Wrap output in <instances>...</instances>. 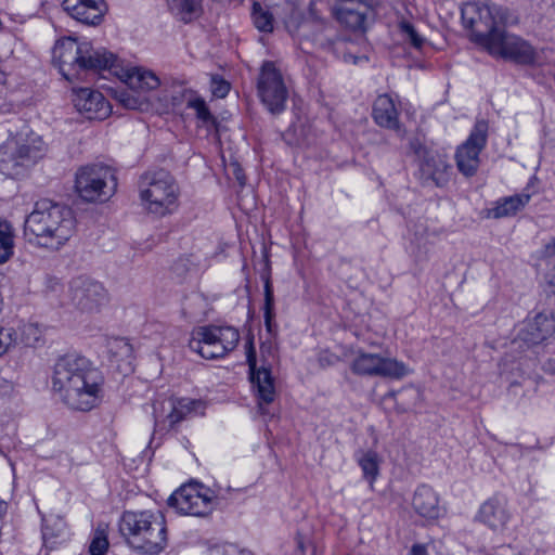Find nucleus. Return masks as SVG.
Here are the masks:
<instances>
[{"label": "nucleus", "instance_id": "obj_1", "mask_svg": "<svg viewBox=\"0 0 555 555\" xmlns=\"http://www.w3.org/2000/svg\"><path fill=\"white\" fill-rule=\"evenodd\" d=\"M52 59L60 73L68 81L82 79L88 73L109 70L119 75L131 90L151 91L160 86L155 73L140 68H121L117 56L104 48H93L89 42H78L75 38L66 37L56 41L52 50Z\"/></svg>", "mask_w": 555, "mask_h": 555}, {"label": "nucleus", "instance_id": "obj_2", "mask_svg": "<svg viewBox=\"0 0 555 555\" xmlns=\"http://www.w3.org/2000/svg\"><path fill=\"white\" fill-rule=\"evenodd\" d=\"M103 382L101 372L85 357L67 354L54 365L52 388L73 410L95 408L102 399Z\"/></svg>", "mask_w": 555, "mask_h": 555}, {"label": "nucleus", "instance_id": "obj_3", "mask_svg": "<svg viewBox=\"0 0 555 555\" xmlns=\"http://www.w3.org/2000/svg\"><path fill=\"white\" fill-rule=\"evenodd\" d=\"M74 230L75 218L70 208L47 198L36 202L25 220V234L34 235L39 245L51 249L60 248Z\"/></svg>", "mask_w": 555, "mask_h": 555}, {"label": "nucleus", "instance_id": "obj_4", "mask_svg": "<svg viewBox=\"0 0 555 555\" xmlns=\"http://www.w3.org/2000/svg\"><path fill=\"white\" fill-rule=\"evenodd\" d=\"M119 529L127 543L144 555H158L167 545V528L160 512H125Z\"/></svg>", "mask_w": 555, "mask_h": 555}, {"label": "nucleus", "instance_id": "obj_5", "mask_svg": "<svg viewBox=\"0 0 555 555\" xmlns=\"http://www.w3.org/2000/svg\"><path fill=\"white\" fill-rule=\"evenodd\" d=\"M48 145L42 137L29 131L21 132L0 145V173L18 178L42 159Z\"/></svg>", "mask_w": 555, "mask_h": 555}, {"label": "nucleus", "instance_id": "obj_6", "mask_svg": "<svg viewBox=\"0 0 555 555\" xmlns=\"http://www.w3.org/2000/svg\"><path fill=\"white\" fill-rule=\"evenodd\" d=\"M139 193L144 209L155 216L172 214L178 207L179 185L164 169L143 173L139 181Z\"/></svg>", "mask_w": 555, "mask_h": 555}, {"label": "nucleus", "instance_id": "obj_7", "mask_svg": "<svg viewBox=\"0 0 555 555\" xmlns=\"http://www.w3.org/2000/svg\"><path fill=\"white\" fill-rule=\"evenodd\" d=\"M462 18L466 27L472 29L473 40L485 48L499 35L504 26L511 23L507 9L496 4L466 3L462 9Z\"/></svg>", "mask_w": 555, "mask_h": 555}, {"label": "nucleus", "instance_id": "obj_8", "mask_svg": "<svg viewBox=\"0 0 555 555\" xmlns=\"http://www.w3.org/2000/svg\"><path fill=\"white\" fill-rule=\"evenodd\" d=\"M240 340V333L232 326L206 325L193 328L189 347L201 357L212 360L232 351Z\"/></svg>", "mask_w": 555, "mask_h": 555}, {"label": "nucleus", "instance_id": "obj_9", "mask_svg": "<svg viewBox=\"0 0 555 555\" xmlns=\"http://www.w3.org/2000/svg\"><path fill=\"white\" fill-rule=\"evenodd\" d=\"M116 188V178L108 166L87 165L76 172L75 190L85 202H105L115 193Z\"/></svg>", "mask_w": 555, "mask_h": 555}, {"label": "nucleus", "instance_id": "obj_10", "mask_svg": "<svg viewBox=\"0 0 555 555\" xmlns=\"http://www.w3.org/2000/svg\"><path fill=\"white\" fill-rule=\"evenodd\" d=\"M260 350L263 363L257 366L253 339L246 344V361L249 367L250 382L256 392L258 404L261 408L263 403H272L275 398L274 379L271 374V365L275 359V352L271 343H263Z\"/></svg>", "mask_w": 555, "mask_h": 555}, {"label": "nucleus", "instance_id": "obj_11", "mask_svg": "<svg viewBox=\"0 0 555 555\" xmlns=\"http://www.w3.org/2000/svg\"><path fill=\"white\" fill-rule=\"evenodd\" d=\"M258 95L267 109L279 115L286 108L288 89L283 76L271 61L263 62L257 82Z\"/></svg>", "mask_w": 555, "mask_h": 555}, {"label": "nucleus", "instance_id": "obj_12", "mask_svg": "<svg viewBox=\"0 0 555 555\" xmlns=\"http://www.w3.org/2000/svg\"><path fill=\"white\" fill-rule=\"evenodd\" d=\"M494 36L492 41L486 47L490 54L512 60L522 65L537 63L539 59L537 50L521 37L507 33L504 28L499 35Z\"/></svg>", "mask_w": 555, "mask_h": 555}, {"label": "nucleus", "instance_id": "obj_13", "mask_svg": "<svg viewBox=\"0 0 555 555\" xmlns=\"http://www.w3.org/2000/svg\"><path fill=\"white\" fill-rule=\"evenodd\" d=\"M208 492V489L197 482L183 485L170 495L168 503L180 514L206 516L214 508L212 496Z\"/></svg>", "mask_w": 555, "mask_h": 555}, {"label": "nucleus", "instance_id": "obj_14", "mask_svg": "<svg viewBox=\"0 0 555 555\" xmlns=\"http://www.w3.org/2000/svg\"><path fill=\"white\" fill-rule=\"evenodd\" d=\"M351 371L362 376L401 378L408 374L403 362L377 353L359 352L351 363Z\"/></svg>", "mask_w": 555, "mask_h": 555}, {"label": "nucleus", "instance_id": "obj_15", "mask_svg": "<svg viewBox=\"0 0 555 555\" xmlns=\"http://www.w3.org/2000/svg\"><path fill=\"white\" fill-rule=\"evenodd\" d=\"M488 128L486 120H477L467 140L456 151V166L466 177L474 176L479 167V154L487 144Z\"/></svg>", "mask_w": 555, "mask_h": 555}, {"label": "nucleus", "instance_id": "obj_16", "mask_svg": "<svg viewBox=\"0 0 555 555\" xmlns=\"http://www.w3.org/2000/svg\"><path fill=\"white\" fill-rule=\"evenodd\" d=\"M154 405V415L156 422H168L169 427H173L183 420L203 412L205 403L198 399L191 398H169Z\"/></svg>", "mask_w": 555, "mask_h": 555}, {"label": "nucleus", "instance_id": "obj_17", "mask_svg": "<svg viewBox=\"0 0 555 555\" xmlns=\"http://www.w3.org/2000/svg\"><path fill=\"white\" fill-rule=\"evenodd\" d=\"M555 334V318L551 313L539 312L533 318L525 321L519 330L514 344L519 347H531L547 340Z\"/></svg>", "mask_w": 555, "mask_h": 555}, {"label": "nucleus", "instance_id": "obj_18", "mask_svg": "<svg viewBox=\"0 0 555 555\" xmlns=\"http://www.w3.org/2000/svg\"><path fill=\"white\" fill-rule=\"evenodd\" d=\"M74 305L82 312H99L108 302V294L96 280H83L73 293Z\"/></svg>", "mask_w": 555, "mask_h": 555}, {"label": "nucleus", "instance_id": "obj_19", "mask_svg": "<svg viewBox=\"0 0 555 555\" xmlns=\"http://www.w3.org/2000/svg\"><path fill=\"white\" fill-rule=\"evenodd\" d=\"M512 518L508 502L505 498L494 495L485 501L478 511L477 520L492 531H503Z\"/></svg>", "mask_w": 555, "mask_h": 555}, {"label": "nucleus", "instance_id": "obj_20", "mask_svg": "<svg viewBox=\"0 0 555 555\" xmlns=\"http://www.w3.org/2000/svg\"><path fill=\"white\" fill-rule=\"evenodd\" d=\"M74 105L88 119H104L111 114V105L103 94L90 88L74 90Z\"/></svg>", "mask_w": 555, "mask_h": 555}, {"label": "nucleus", "instance_id": "obj_21", "mask_svg": "<svg viewBox=\"0 0 555 555\" xmlns=\"http://www.w3.org/2000/svg\"><path fill=\"white\" fill-rule=\"evenodd\" d=\"M450 169L446 156L437 152L425 151L420 162L421 179L427 185L444 186L450 180Z\"/></svg>", "mask_w": 555, "mask_h": 555}, {"label": "nucleus", "instance_id": "obj_22", "mask_svg": "<svg viewBox=\"0 0 555 555\" xmlns=\"http://www.w3.org/2000/svg\"><path fill=\"white\" fill-rule=\"evenodd\" d=\"M412 505L414 511L423 518L435 520L444 513L436 491L426 486H420L413 495Z\"/></svg>", "mask_w": 555, "mask_h": 555}, {"label": "nucleus", "instance_id": "obj_23", "mask_svg": "<svg viewBox=\"0 0 555 555\" xmlns=\"http://www.w3.org/2000/svg\"><path fill=\"white\" fill-rule=\"evenodd\" d=\"M100 0H63L64 10L75 20L87 25H98L103 11Z\"/></svg>", "mask_w": 555, "mask_h": 555}, {"label": "nucleus", "instance_id": "obj_24", "mask_svg": "<svg viewBox=\"0 0 555 555\" xmlns=\"http://www.w3.org/2000/svg\"><path fill=\"white\" fill-rule=\"evenodd\" d=\"M370 8L349 3H334L332 11L339 23L352 30H358L363 27Z\"/></svg>", "mask_w": 555, "mask_h": 555}, {"label": "nucleus", "instance_id": "obj_25", "mask_svg": "<svg viewBox=\"0 0 555 555\" xmlns=\"http://www.w3.org/2000/svg\"><path fill=\"white\" fill-rule=\"evenodd\" d=\"M107 351L111 361L116 363L120 372L129 373L132 371L133 348L128 339L121 337L108 339Z\"/></svg>", "mask_w": 555, "mask_h": 555}, {"label": "nucleus", "instance_id": "obj_26", "mask_svg": "<svg viewBox=\"0 0 555 555\" xmlns=\"http://www.w3.org/2000/svg\"><path fill=\"white\" fill-rule=\"evenodd\" d=\"M373 117L377 125L399 130L398 112L395 103L387 94L379 95L373 106Z\"/></svg>", "mask_w": 555, "mask_h": 555}, {"label": "nucleus", "instance_id": "obj_27", "mask_svg": "<svg viewBox=\"0 0 555 555\" xmlns=\"http://www.w3.org/2000/svg\"><path fill=\"white\" fill-rule=\"evenodd\" d=\"M529 201V194H516L500 198L495 202L494 207L489 210V216L495 219L514 216L522 209Z\"/></svg>", "mask_w": 555, "mask_h": 555}, {"label": "nucleus", "instance_id": "obj_28", "mask_svg": "<svg viewBox=\"0 0 555 555\" xmlns=\"http://www.w3.org/2000/svg\"><path fill=\"white\" fill-rule=\"evenodd\" d=\"M202 2L203 0H168V7L172 14L188 23L201 15Z\"/></svg>", "mask_w": 555, "mask_h": 555}, {"label": "nucleus", "instance_id": "obj_29", "mask_svg": "<svg viewBox=\"0 0 555 555\" xmlns=\"http://www.w3.org/2000/svg\"><path fill=\"white\" fill-rule=\"evenodd\" d=\"M263 318L264 326L267 332L271 336H275L278 333V324L275 323V311H274V293L271 280H266L264 283V305H263Z\"/></svg>", "mask_w": 555, "mask_h": 555}, {"label": "nucleus", "instance_id": "obj_30", "mask_svg": "<svg viewBox=\"0 0 555 555\" xmlns=\"http://www.w3.org/2000/svg\"><path fill=\"white\" fill-rule=\"evenodd\" d=\"M186 106L195 112L196 118L205 126L212 127L217 124L216 118L210 113L205 100L190 93L186 99Z\"/></svg>", "mask_w": 555, "mask_h": 555}, {"label": "nucleus", "instance_id": "obj_31", "mask_svg": "<svg viewBox=\"0 0 555 555\" xmlns=\"http://www.w3.org/2000/svg\"><path fill=\"white\" fill-rule=\"evenodd\" d=\"M251 20L254 26L261 33H272L274 29L272 13L257 2L253 4Z\"/></svg>", "mask_w": 555, "mask_h": 555}, {"label": "nucleus", "instance_id": "obj_32", "mask_svg": "<svg viewBox=\"0 0 555 555\" xmlns=\"http://www.w3.org/2000/svg\"><path fill=\"white\" fill-rule=\"evenodd\" d=\"M14 240L11 227L0 222V264L7 262L13 255Z\"/></svg>", "mask_w": 555, "mask_h": 555}, {"label": "nucleus", "instance_id": "obj_33", "mask_svg": "<svg viewBox=\"0 0 555 555\" xmlns=\"http://www.w3.org/2000/svg\"><path fill=\"white\" fill-rule=\"evenodd\" d=\"M359 465L362 468L364 477L372 485L379 472V460L378 455L374 451L365 452L359 460Z\"/></svg>", "mask_w": 555, "mask_h": 555}, {"label": "nucleus", "instance_id": "obj_34", "mask_svg": "<svg viewBox=\"0 0 555 555\" xmlns=\"http://www.w3.org/2000/svg\"><path fill=\"white\" fill-rule=\"evenodd\" d=\"M17 343V333L12 326H0V357Z\"/></svg>", "mask_w": 555, "mask_h": 555}, {"label": "nucleus", "instance_id": "obj_35", "mask_svg": "<svg viewBox=\"0 0 555 555\" xmlns=\"http://www.w3.org/2000/svg\"><path fill=\"white\" fill-rule=\"evenodd\" d=\"M108 548V540L103 529H96L89 545L91 555H104Z\"/></svg>", "mask_w": 555, "mask_h": 555}, {"label": "nucleus", "instance_id": "obj_36", "mask_svg": "<svg viewBox=\"0 0 555 555\" xmlns=\"http://www.w3.org/2000/svg\"><path fill=\"white\" fill-rule=\"evenodd\" d=\"M41 335L42 330L37 323H26L23 325L22 337L25 345H36L41 339Z\"/></svg>", "mask_w": 555, "mask_h": 555}, {"label": "nucleus", "instance_id": "obj_37", "mask_svg": "<svg viewBox=\"0 0 555 555\" xmlns=\"http://www.w3.org/2000/svg\"><path fill=\"white\" fill-rule=\"evenodd\" d=\"M400 28L402 34L414 48L421 49L423 47L425 39L421 35H418V33L416 31L412 24L403 22L401 23Z\"/></svg>", "mask_w": 555, "mask_h": 555}, {"label": "nucleus", "instance_id": "obj_38", "mask_svg": "<svg viewBox=\"0 0 555 555\" xmlns=\"http://www.w3.org/2000/svg\"><path fill=\"white\" fill-rule=\"evenodd\" d=\"M210 90L216 98H224L230 91V83L221 76L214 75L210 79Z\"/></svg>", "mask_w": 555, "mask_h": 555}, {"label": "nucleus", "instance_id": "obj_39", "mask_svg": "<svg viewBox=\"0 0 555 555\" xmlns=\"http://www.w3.org/2000/svg\"><path fill=\"white\" fill-rule=\"evenodd\" d=\"M118 101L129 109H137L139 107L140 101L138 98L133 96L130 92L121 90L116 93Z\"/></svg>", "mask_w": 555, "mask_h": 555}, {"label": "nucleus", "instance_id": "obj_40", "mask_svg": "<svg viewBox=\"0 0 555 555\" xmlns=\"http://www.w3.org/2000/svg\"><path fill=\"white\" fill-rule=\"evenodd\" d=\"M194 264L191 263L190 259L188 258H180L175 264H173V273L177 275H183V274H194L193 271Z\"/></svg>", "mask_w": 555, "mask_h": 555}, {"label": "nucleus", "instance_id": "obj_41", "mask_svg": "<svg viewBox=\"0 0 555 555\" xmlns=\"http://www.w3.org/2000/svg\"><path fill=\"white\" fill-rule=\"evenodd\" d=\"M42 520H43L42 535H43L44 541H47L49 538L59 535V533L61 532V530L64 526L62 519H59V518L55 519L56 531H54L49 526V519L43 518Z\"/></svg>", "mask_w": 555, "mask_h": 555}, {"label": "nucleus", "instance_id": "obj_42", "mask_svg": "<svg viewBox=\"0 0 555 555\" xmlns=\"http://www.w3.org/2000/svg\"><path fill=\"white\" fill-rule=\"evenodd\" d=\"M224 555H253L250 551L241 550L236 545H228L223 550Z\"/></svg>", "mask_w": 555, "mask_h": 555}, {"label": "nucleus", "instance_id": "obj_43", "mask_svg": "<svg viewBox=\"0 0 555 555\" xmlns=\"http://www.w3.org/2000/svg\"><path fill=\"white\" fill-rule=\"evenodd\" d=\"M258 266L260 267L258 269V272L260 273L261 278L269 276L270 268H269L268 258L266 255H263V257H262L261 261L258 263Z\"/></svg>", "mask_w": 555, "mask_h": 555}, {"label": "nucleus", "instance_id": "obj_44", "mask_svg": "<svg viewBox=\"0 0 555 555\" xmlns=\"http://www.w3.org/2000/svg\"><path fill=\"white\" fill-rule=\"evenodd\" d=\"M408 555H430V553L425 545L414 544Z\"/></svg>", "mask_w": 555, "mask_h": 555}, {"label": "nucleus", "instance_id": "obj_45", "mask_svg": "<svg viewBox=\"0 0 555 555\" xmlns=\"http://www.w3.org/2000/svg\"><path fill=\"white\" fill-rule=\"evenodd\" d=\"M233 167H234L233 173L235 176V179L237 180V182L240 183L241 186L245 185L246 178H245V175L243 173L242 168L237 164H233Z\"/></svg>", "mask_w": 555, "mask_h": 555}, {"label": "nucleus", "instance_id": "obj_46", "mask_svg": "<svg viewBox=\"0 0 555 555\" xmlns=\"http://www.w3.org/2000/svg\"><path fill=\"white\" fill-rule=\"evenodd\" d=\"M335 3H349L351 5L371 7L373 0H337Z\"/></svg>", "mask_w": 555, "mask_h": 555}, {"label": "nucleus", "instance_id": "obj_47", "mask_svg": "<svg viewBox=\"0 0 555 555\" xmlns=\"http://www.w3.org/2000/svg\"><path fill=\"white\" fill-rule=\"evenodd\" d=\"M543 254L547 257H552L555 255V237L552 240V242L545 245Z\"/></svg>", "mask_w": 555, "mask_h": 555}, {"label": "nucleus", "instance_id": "obj_48", "mask_svg": "<svg viewBox=\"0 0 555 555\" xmlns=\"http://www.w3.org/2000/svg\"><path fill=\"white\" fill-rule=\"evenodd\" d=\"M427 254H428V248L425 247V250L422 251L421 248L418 247V250H417V254H416V257L418 259H425L427 257Z\"/></svg>", "mask_w": 555, "mask_h": 555}, {"label": "nucleus", "instance_id": "obj_49", "mask_svg": "<svg viewBox=\"0 0 555 555\" xmlns=\"http://www.w3.org/2000/svg\"><path fill=\"white\" fill-rule=\"evenodd\" d=\"M511 554V550L508 548H500L493 555H509Z\"/></svg>", "mask_w": 555, "mask_h": 555}, {"label": "nucleus", "instance_id": "obj_50", "mask_svg": "<svg viewBox=\"0 0 555 555\" xmlns=\"http://www.w3.org/2000/svg\"><path fill=\"white\" fill-rule=\"evenodd\" d=\"M5 82V73L0 69V85Z\"/></svg>", "mask_w": 555, "mask_h": 555}, {"label": "nucleus", "instance_id": "obj_51", "mask_svg": "<svg viewBox=\"0 0 555 555\" xmlns=\"http://www.w3.org/2000/svg\"><path fill=\"white\" fill-rule=\"evenodd\" d=\"M179 104H180V101H179L177 98H175V96H173V98H172V105H173V106H177V105H179Z\"/></svg>", "mask_w": 555, "mask_h": 555}, {"label": "nucleus", "instance_id": "obj_52", "mask_svg": "<svg viewBox=\"0 0 555 555\" xmlns=\"http://www.w3.org/2000/svg\"><path fill=\"white\" fill-rule=\"evenodd\" d=\"M397 409H398V411H399V412H401V413H403V412H406V411H408V409H406V408H399V406H398Z\"/></svg>", "mask_w": 555, "mask_h": 555}, {"label": "nucleus", "instance_id": "obj_53", "mask_svg": "<svg viewBox=\"0 0 555 555\" xmlns=\"http://www.w3.org/2000/svg\"><path fill=\"white\" fill-rule=\"evenodd\" d=\"M190 93H192V92L191 91L190 92H184V95H188V98H189Z\"/></svg>", "mask_w": 555, "mask_h": 555}, {"label": "nucleus", "instance_id": "obj_54", "mask_svg": "<svg viewBox=\"0 0 555 555\" xmlns=\"http://www.w3.org/2000/svg\"><path fill=\"white\" fill-rule=\"evenodd\" d=\"M553 79H554V81H555V72H554V75H553Z\"/></svg>", "mask_w": 555, "mask_h": 555}]
</instances>
